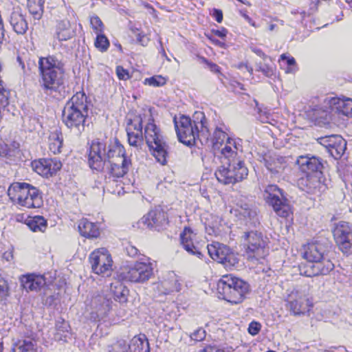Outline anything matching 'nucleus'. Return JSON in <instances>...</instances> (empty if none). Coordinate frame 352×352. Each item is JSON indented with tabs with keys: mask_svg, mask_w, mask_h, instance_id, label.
<instances>
[{
	"mask_svg": "<svg viewBox=\"0 0 352 352\" xmlns=\"http://www.w3.org/2000/svg\"><path fill=\"white\" fill-rule=\"evenodd\" d=\"M39 83L47 94L59 91L64 82V63L55 56L40 57L38 60Z\"/></svg>",
	"mask_w": 352,
	"mask_h": 352,
	"instance_id": "f257e3e1",
	"label": "nucleus"
},
{
	"mask_svg": "<svg viewBox=\"0 0 352 352\" xmlns=\"http://www.w3.org/2000/svg\"><path fill=\"white\" fill-rule=\"evenodd\" d=\"M87 116V98L83 91H78L65 104L63 111V122L72 132L80 135L85 130Z\"/></svg>",
	"mask_w": 352,
	"mask_h": 352,
	"instance_id": "f03ea898",
	"label": "nucleus"
},
{
	"mask_svg": "<svg viewBox=\"0 0 352 352\" xmlns=\"http://www.w3.org/2000/svg\"><path fill=\"white\" fill-rule=\"evenodd\" d=\"M193 122L185 116H182L179 120L174 118V124L179 140L183 144L190 146L195 144L197 138L209 133L206 126L204 114L196 112L194 115Z\"/></svg>",
	"mask_w": 352,
	"mask_h": 352,
	"instance_id": "7ed1b4c3",
	"label": "nucleus"
},
{
	"mask_svg": "<svg viewBox=\"0 0 352 352\" xmlns=\"http://www.w3.org/2000/svg\"><path fill=\"white\" fill-rule=\"evenodd\" d=\"M124 157H126L124 147L117 140L109 146L107 153L105 144L96 140L90 146L88 163L91 169L100 171L103 169L106 159L110 164L111 160Z\"/></svg>",
	"mask_w": 352,
	"mask_h": 352,
	"instance_id": "20e7f679",
	"label": "nucleus"
},
{
	"mask_svg": "<svg viewBox=\"0 0 352 352\" xmlns=\"http://www.w3.org/2000/svg\"><path fill=\"white\" fill-rule=\"evenodd\" d=\"M219 298L232 303L242 302L250 292L249 284L232 274L223 276L217 283Z\"/></svg>",
	"mask_w": 352,
	"mask_h": 352,
	"instance_id": "39448f33",
	"label": "nucleus"
},
{
	"mask_svg": "<svg viewBox=\"0 0 352 352\" xmlns=\"http://www.w3.org/2000/svg\"><path fill=\"white\" fill-rule=\"evenodd\" d=\"M142 115H146V119L144 122L146 123L144 127L146 142L157 161L161 164L165 165L167 162L168 145L164 140L160 129L155 124L151 111L144 112Z\"/></svg>",
	"mask_w": 352,
	"mask_h": 352,
	"instance_id": "423d86ee",
	"label": "nucleus"
},
{
	"mask_svg": "<svg viewBox=\"0 0 352 352\" xmlns=\"http://www.w3.org/2000/svg\"><path fill=\"white\" fill-rule=\"evenodd\" d=\"M8 195L14 204L28 208H38L43 205L41 191L25 182H14L8 189Z\"/></svg>",
	"mask_w": 352,
	"mask_h": 352,
	"instance_id": "0eeeda50",
	"label": "nucleus"
},
{
	"mask_svg": "<svg viewBox=\"0 0 352 352\" xmlns=\"http://www.w3.org/2000/svg\"><path fill=\"white\" fill-rule=\"evenodd\" d=\"M248 175V169L241 157L224 162L215 172L217 180L225 185L240 182Z\"/></svg>",
	"mask_w": 352,
	"mask_h": 352,
	"instance_id": "6e6552de",
	"label": "nucleus"
},
{
	"mask_svg": "<svg viewBox=\"0 0 352 352\" xmlns=\"http://www.w3.org/2000/svg\"><path fill=\"white\" fill-rule=\"evenodd\" d=\"M263 197L278 216L287 218L292 213L289 201L284 195L283 190L276 185H267L265 188Z\"/></svg>",
	"mask_w": 352,
	"mask_h": 352,
	"instance_id": "1a4fd4ad",
	"label": "nucleus"
},
{
	"mask_svg": "<svg viewBox=\"0 0 352 352\" xmlns=\"http://www.w3.org/2000/svg\"><path fill=\"white\" fill-rule=\"evenodd\" d=\"M153 274V264L147 258L124 267L120 276L126 280L142 283L148 280Z\"/></svg>",
	"mask_w": 352,
	"mask_h": 352,
	"instance_id": "9d476101",
	"label": "nucleus"
},
{
	"mask_svg": "<svg viewBox=\"0 0 352 352\" xmlns=\"http://www.w3.org/2000/svg\"><path fill=\"white\" fill-rule=\"evenodd\" d=\"M111 302L109 299L99 294L87 298L85 301L86 309L90 320L96 322L104 320L111 310Z\"/></svg>",
	"mask_w": 352,
	"mask_h": 352,
	"instance_id": "9b49d317",
	"label": "nucleus"
},
{
	"mask_svg": "<svg viewBox=\"0 0 352 352\" xmlns=\"http://www.w3.org/2000/svg\"><path fill=\"white\" fill-rule=\"evenodd\" d=\"M207 249L210 256L226 268L234 267L239 263L237 255L224 244L213 242L208 245Z\"/></svg>",
	"mask_w": 352,
	"mask_h": 352,
	"instance_id": "f8f14e48",
	"label": "nucleus"
},
{
	"mask_svg": "<svg viewBox=\"0 0 352 352\" xmlns=\"http://www.w3.org/2000/svg\"><path fill=\"white\" fill-rule=\"evenodd\" d=\"M244 239L247 245V256L248 259L263 258L267 254L266 241L261 232L251 231L245 232Z\"/></svg>",
	"mask_w": 352,
	"mask_h": 352,
	"instance_id": "ddd939ff",
	"label": "nucleus"
},
{
	"mask_svg": "<svg viewBox=\"0 0 352 352\" xmlns=\"http://www.w3.org/2000/svg\"><path fill=\"white\" fill-rule=\"evenodd\" d=\"M93 272L98 275H109L112 270L113 261L109 251L104 248L97 249L89 255Z\"/></svg>",
	"mask_w": 352,
	"mask_h": 352,
	"instance_id": "4468645a",
	"label": "nucleus"
},
{
	"mask_svg": "<svg viewBox=\"0 0 352 352\" xmlns=\"http://www.w3.org/2000/svg\"><path fill=\"white\" fill-rule=\"evenodd\" d=\"M334 240L339 249L346 254H352V226L346 221H340L333 230Z\"/></svg>",
	"mask_w": 352,
	"mask_h": 352,
	"instance_id": "2eb2a0df",
	"label": "nucleus"
},
{
	"mask_svg": "<svg viewBox=\"0 0 352 352\" xmlns=\"http://www.w3.org/2000/svg\"><path fill=\"white\" fill-rule=\"evenodd\" d=\"M146 115H138L129 120L126 129L129 144L139 147L143 142L142 124L146 121Z\"/></svg>",
	"mask_w": 352,
	"mask_h": 352,
	"instance_id": "dca6fc26",
	"label": "nucleus"
},
{
	"mask_svg": "<svg viewBox=\"0 0 352 352\" xmlns=\"http://www.w3.org/2000/svg\"><path fill=\"white\" fill-rule=\"evenodd\" d=\"M318 142L335 159L340 158L346 148V140L341 135H338L321 137L318 139Z\"/></svg>",
	"mask_w": 352,
	"mask_h": 352,
	"instance_id": "f3484780",
	"label": "nucleus"
},
{
	"mask_svg": "<svg viewBox=\"0 0 352 352\" xmlns=\"http://www.w3.org/2000/svg\"><path fill=\"white\" fill-rule=\"evenodd\" d=\"M324 181L323 173L320 175L318 174H309L306 175L305 177L300 178L298 181V185L302 190L307 193L320 195L327 188Z\"/></svg>",
	"mask_w": 352,
	"mask_h": 352,
	"instance_id": "a211bd4d",
	"label": "nucleus"
},
{
	"mask_svg": "<svg viewBox=\"0 0 352 352\" xmlns=\"http://www.w3.org/2000/svg\"><path fill=\"white\" fill-rule=\"evenodd\" d=\"M312 306L311 300L301 291H293L288 296L287 307L294 315L303 314Z\"/></svg>",
	"mask_w": 352,
	"mask_h": 352,
	"instance_id": "6ab92c4d",
	"label": "nucleus"
},
{
	"mask_svg": "<svg viewBox=\"0 0 352 352\" xmlns=\"http://www.w3.org/2000/svg\"><path fill=\"white\" fill-rule=\"evenodd\" d=\"M330 112L326 114L325 120H332L333 113L352 117V99L349 98H331L327 103Z\"/></svg>",
	"mask_w": 352,
	"mask_h": 352,
	"instance_id": "aec40b11",
	"label": "nucleus"
},
{
	"mask_svg": "<svg viewBox=\"0 0 352 352\" xmlns=\"http://www.w3.org/2000/svg\"><path fill=\"white\" fill-rule=\"evenodd\" d=\"M32 167L38 174L50 177L60 170L62 163L57 158H43L33 162Z\"/></svg>",
	"mask_w": 352,
	"mask_h": 352,
	"instance_id": "412c9836",
	"label": "nucleus"
},
{
	"mask_svg": "<svg viewBox=\"0 0 352 352\" xmlns=\"http://www.w3.org/2000/svg\"><path fill=\"white\" fill-rule=\"evenodd\" d=\"M296 164L300 170L306 175L318 174L320 175L322 173L323 161L320 157L309 155H300L297 158Z\"/></svg>",
	"mask_w": 352,
	"mask_h": 352,
	"instance_id": "4be33fe9",
	"label": "nucleus"
},
{
	"mask_svg": "<svg viewBox=\"0 0 352 352\" xmlns=\"http://www.w3.org/2000/svg\"><path fill=\"white\" fill-rule=\"evenodd\" d=\"M327 242L315 241L304 248L303 258L307 261H318L322 259L329 250Z\"/></svg>",
	"mask_w": 352,
	"mask_h": 352,
	"instance_id": "5701e85b",
	"label": "nucleus"
},
{
	"mask_svg": "<svg viewBox=\"0 0 352 352\" xmlns=\"http://www.w3.org/2000/svg\"><path fill=\"white\" fill-rule=\"evenodd\" d=\"M243 153L242 140L239 138H228L221 149V154L228 162L234 159L240 158L239 153Z\"/></svg>",
	"mask_w": 352,
	"mask_h": 352,
	"instance_id": "b1692460",
	"label": "nucleus"
},
{
	"mask_svg": "<svg viewBox=\"0 0 352 352\" xmlns=\"http://www.w3.org/2000/svg\"><path fill=\"white\" fill-rule=\"evenodd\" d=\"M142 221L148 228H158L168 224V216L162 208L157 207L150 210Z\"/></svg>",
	"mask_w": 352,
	"mask_h": 352,
	"instance_id": "393cba45",
	"label": "nucleus"
},
{
	"mask_svg": "<svg viewBox=\"0 0 352 352\" xmlns=\"http://www.w3.org/2000/svg\"><path fill=\"white\" fill-rule=\"evenodd\" d=\"M192 235V230L186 227L180 234L182 245L188 253L201 259L204 256L203 252L198 246L194 244Z\"/></svg>",
	"mask_w": 352,
	"mask_h": 352,
	"instance_id": "a878e982",
	"label": "nucleus"
},
{
	"mask_svg": "<svg viewBox=\"0 0 352 352\" xmlns=\"http://www.w3.org/2000/svg\"><path fill=\"white\" fill-rule=\"evenodd\" d=\"M131 166V160L127 156L118 158L117 160H111L110 163L111 175L114 177H122L128 173Z\"/></svg>",
	"mask_w": 352,
	"mask_h": 352,
	"instance_id": "bb28decb",
	"label": "nucleus"
},
{
	"mask_svg": "<svg viewBox=\"0 0 352 352\" xmlns=\"http://www.w3.org/2000/svg\"><path fill=\"white\" fill-rule=\"evenodd\" d=\"M21 285L27 291H38L45 284V278L41 275H24L21 278Z\"/></svg>",
	"mask_w": 352,
	"mask_h": 352,
	"instance_id": "cd10ccee",
	"label": "nucleus"
},
{
	"mask_svg": "<svg viewBox=\"0 0 352 352\" xmlns=\"http://www.w3.org/2000/svg\"><path fill=\"white\" fill-rule=\"evenodd\" d=\"M264 160L266 168L272 174L282 173L286 167L285 158L277 155L266 156Z\"/></svg>",
	"mask_w": 352,
	"mask_h": 352,
	"instance_id": "c85d7f7f",
	"label": "nucleus"
},
{
	"mask_svg": "<svg viewBox=\"0 0 352 352\" xmlns=\"http://www.w3.org/2000/svg\"><path fill=\"white\" fill-rule=\"evenodd\" d=\"M10 23L14 31L18 34H24L28 29L25 16L17 10L11 13Z\"/></svg>",
	"mask_w": 352,
	"mask_h": 352,
	"instance_id": "c756f323",
	"label": "nucleus"
},
{
	"mask_svg": "<svg viewBox=\"0 0 352 352\" xmlns=\"http://www.w3.org/2000/svg\"><path fill=\"white\" fill-rule=\"evenodd\" d=\"M78 230L82 236L87 238H97L100 235L98 225L87 219H82L79 221Z\"/></svg>",
	"mask_w": 352,
	"mask_h": 352,
	"instance_id": "7c9ffc66",
	"label": "nucleus"
},
{
	"mask_svg": "<svg viewBox=\"0 0 352 352\" xmlns=\"http://www.w3.org/2000/svg\"><path fill=\"white\" fill-rule=\"evenodd\" d=\"M129 346V352H150L149 343L145 335L134 336Z\"/></svg>",
	"mask_w": 352,
	"mask_h": 352,
	"instance_id": "2f4dec72",
	"label": "nucleus"
},
{
	"mask_svg": "<svg viewBox=\"0 0 352 352\" xmlns=\"http://www.w3.org/2000/svg\"><path fill=\"white\" fill-rule=\"evenodd\" d=\"M12 352H36V342L26 338L13 342Z\"/></svg>",
	"mask_w": 352,
	"mask_h": 352,
	"instance_id": "473e14b6",
	"label": "nucleus"
},
{
	"mask_svg": "<svg viewBox=\"0 0 352 352\" xmlns=\"http://www.w3.org/2000/svg\"><path fill=\"white\" fill-rule=\"evenodd\" d=\"M70 26V22L68 20H61L58 22L56 34L59 41H67L72 38L73 31Z\"/></svg>",
	"mask_w": 352,
	"mask_h": 352,
	"instance_id": "72a5a7b5",
	"label": "nucleus"
},
{
	"mask_svg": "<svg viewBox=\"0 0 352 352\" xmlns=\"http://www.w3.org/2000/svg\"><path fill=\"white\" fill-rule=\"evenodd\" d=\"M63 135L58 131L52 132L49 136V149L53 154L60 153L63 146Z\"/></svg>",
	"mask_w": 352,
	"mask_h": 352,
	"instance_id": "f704fd0d",
	"label": "nucleus"
},
{
	"mask_svg": "<svg viewBox=\"0 0 352 352\" xmlns=\"http://www.w3.org/2000/svg\"><path fill=\"white\" fill-rule=\"evenodd\" d=\"M26 225L33 232H44L47 228V221L42 216H36L27 219Z\"/></svg>",
	"mask_w": 352,
	"mask_h": 352,
	"instance_id": "c9c22d12",
	"label": "nucleus"
},
{
	"mask_svg": "<svg viewBox=\"0 0 352 352\" xmlns=\"http://www.w3.org/2000/svg\"><path fill=\"white\" fill-rule=\"evenodd\" d=\"M315 269L318 271V276L327 275L334 268V265L329 259H319L318 261H314Z\"/></svg>",
	"mask_w": 352,
	"mask_h": 352,
	"instance_id": "e433bc0d",
	"label": "nucleus"
},
{
	"mask_svg": "<svg viewBox=\"0 0 352 352\" xmlns=\"http://www.w3.org/2000/svg\"><path fill=\"white\" fill-rule=\"evenodd\" d=\"M111 289L116 300L120 302H124L127 300L129 290L122 283H118L113 287L111 286Z\"/></svg>",
	"mask_w": 352,
	"mask_h": 352,
	"instance_id": "4c0bfd02",
	"label": "nucleus"
},
{
	"mask_svg": "<svg viewBox=\"0 0 352 352\" xmlns=\"http://www.w3.org/2000/svg\"><path fill=\"white\" fill-rule=\"evenodd\" d=\"M315 267L314 261H307L306 263L300 265V274L307 277L318 276V271H317Z\"/></svg>",
	"mask_w": 352,
	"mask_h": 352,
	"instance_id": "58836bf2",
	"label": "nucleus"
},
{
	"mask_svg": "<svg viewBox=\"0 0 352 352\" xmlns=\"http://www.w3.org/2000/svg\"><path fill=\"white\" fill-rule=\"evenodd\" d=\"M129 344L126 340L118 339L108 345L107 352H129Z\"/></svg>",
	"mask_w": 352,
	"mask_h": 352,
	"instance_id": "ea45409f",
	"label": "nucleus"
},
{
	"mask_svg": "<svg viewBox=\"0 0 352 352\" xmlns=\"http://www.w3.org/2000/svg\"><path fill=\"white\" fill-rule=\"evenodd\" d=\"M28 9L34 19H39L43 12V4L41 1H28Z\"/></svg>",
	"mask_w": 352,
	"mask_h": 352,
	"instance_id": "a19ab883",
	"label": "nucleus"
},
{
	"mask_svg": "<svg viewBox=\"0 0 352 352\" xmlns=\"http://www.w3.org/2000/svg\"><path fill=\"white\" fill-rule=\"evenodd\" d=\"M228 138H230L228 136L227 133L221 129L217 127L213 133L212 142L214 146L219 148L218 145L222 146Z\"/></svg>",
	"mask_w": 352,
	"mask_h": 352,
	"instance_id": "79ce46f5",
	"label": "nucleus"
},
{
	"mask_svg": "<svg viewBox=\"0 0 352 352\" xmlns=\"http://www.w3.org/2000/svg\"><path fill=\"white\" fill-rule=\"evenodd\" d=\"M96 34L97 36L94 42L95 47L102 52H106L109 47L108 38L102 32Z\"/></svg>",
	"mask_w": 352,
	"mask_h": 352,
	"instance_id": "37998d69",
	"label": "nucleus"
},
{
	"mask_svg": "<svg viewBox=\"0 0 352 352\" xmlns=\"http://www.w3.org/2000/svg\"><path fill=\"white\" fill-rule=\"evenodd\" d=\"M256 70L262 72L266 77H272L274 74V69L273 67L266 63H256Z\"/></svg>",
	"mask_w": 352,
	"mask_h": 352,
	"instance_id": "c03bdc74",
	"label": "nucleus"
},
{
	"mask_svg": "<svg viewBox=\"0 0 352 352\" xmlns=\"http://www.w3.org/2000/svg\"><path fill=\"white\" fill-rule=\"evenodd\" d=\"M166 79L161 76H155L151 78H146L144 83L150 86L160 87L166 84Z\"/></svg>",
	"mask_w": 352,
	"mask_h": 352,
	"instance_id": "a18cd8bd",
	"label": "nucleus"
},
{
	"mask_svg": "<svg viewBox=\"0 0 352 352\" xmlns=\"http://www.w3.org/2000/svg\"><path fill=\"white\" fill-rule=\"evenodd\" d=\"M91 28L95 31L96 34L102 33L103 32L104 25L98 16H93L90 19Z\"/></svg>",
	"mask_w": 352,
	"mask_h": 352,
	"instance_id": "49530a36",
	"label": "nucleus"
},
{
	"mask_svg": "<svg viewBox=\"0 0 352 352\" xmlns=\"http://www.w3.org/2000/svg\"><path fill=\"white\" fill-rule=\"evenodd\" d=\"M9 296V286L8 282L0 276V300H3Z\"/></svg>",
	"mask_w": 352,
	"mask_h": 352,
	"instance_id": "de8ad7c7",
	"label": "nucleus"
},
{
	"mask_svg": "<svg viewBox=\"0 0 352 352\" xmlns=\"http://www.w3.org/2000/svg\"><path fill=\"white\" fill-rule=\"evenodd\" d=\"M241 214L245 219H249L250 220H252L254 221L255 219L257 220V213L256 210L250 209L247 205L245 206V208H242Z\"/></svg>",
	"mask_w": 352,
	"mask_h": 352,
	"instance_id": "09e8293b",
	"label": "nucleus"
},
{
	"mask_svg": "<svg viewBox=\"0 0 352 352\" xmlns=\"http://www.w3.org/2000/svg\"><path fill=\"white\" fill-rule=\"evenodd\" d=\"M8 91L3 87L0 81V107H4L8 104Z\"/></svg>",
	"mask_w": 352,
	"mask_h": 352,
	"instance_id": "8fccbe9b",
	"label": "nucleus"
},
{
	"mask_svg": "<svg viewBox=\"0 0 352 352\" xmlns=\"http://www.w3.org/2000/svg\"><path fill=\"white\" fill-rule=\"evenodd\" d=\"M206 331L203 328H199L190 335V338L196 342H201L206 338Z\"/></svg>",
	"mask_w": 352,
	"mask_h": 352,
	"instance_id": "3c124183",
	"label": "nucleus"
},
{
	"mask_svg": "<svg viewBox=\"0 0 352 352\" xmlns=\"http://www.w3.org/2000/svg\"><path fill=\"white\" fill-rule=\"evenodd\" d=\"M261 328V324L256 321H252L250 323L248 327V332L252 336H256L257 335Z\"/></svg>",
	"mask_w": 352,
	"mask_h": 352,
	"instance_id": "603ef678",
	"label": "nucleus"
},
{
	"mask_svg": "<svg viewBox=\"0 0 352 352\" xmlns=\"http://www.w3.org/2000/svg\"><path fill=\"white\" fill-rule=\"evenodd\" d=\"M116 74L120 80H126L129 78V74L128 71L124 69L122 66L116 67Z\"/></svg>",
	"mask_w": 352,
	"mask_h": 352,
	"instance_id": "864d4df0",
	"label": "nucleus"
},
{
	"mask_svg": "<svg viewBox=\"0 0 352 352\" xmlns=\"http://www.w3.org/2000/svg\"><path fill=\"white\" fill-rule=\"evenodd\" d=\"M136 40L138 43H139L142 46L147 45L149 39L144 34H142V32H138L135 34Z\"/></svg>",
	"mask_w": 352,
	"mask_h": 352,
	"instance_id": "5fc2aeb1",
	"label": "nucleus"
},
{
	"mask_svg": "<svg viewBox=\"0 0 352 352\" xmlns=\"http://www.w3.org/2000/svg\"><path fill=\"white\" fill-rule=\"evenodd\" d=\"M210 14L212 16L213 18L215 19L217 22L221 23L223 21V12L221 10L213 8L210 11Z\"/></svg>",
	"mask_w": 352,
	"mask_h": 352,
	"instance_id": "6e6d98bb",
	"label": "nucleus"
},
{
	"mask_svg": "<svg viewBox=\"0 0 352 352\" xmlns=\"http://www.w3.org/2000/svg\"><path fill=\"white\" fill-rule=\"evenodd\" d=\"M56 329L58 331H62L63 333L68 332L69 324L65 320H63L61 322H58L56 324Z\"/></svg>",
	"mask_w": 352,
	"mask_h": 352,
	"instance_id": "4d7b16f0",
	"label": "nucleus"
},
{
	"mask_svg": "<svg viewBox=\"0 0 352 352\" xmlns=\"http://www.w3.org/2000/svg\"><path fill=\"white\" fill-rule=\"evenodd\" d=\"M212 33L219 38H224L227 34L228 30L225 28H221L220 30H212Z\"/></svg>",
	"mask_w": 352,
	"mask_h": 352,
	"instance_id": "13d9d810",
	"label": "nucleus"
},
{
	"mask_svg": "<svg viewBox=\"0 0 352 352\" xmlns=\"http://www.w3.org/2000/svg\"><path fill=\"white\" fill-rule=\"evenodd\" d=\"M199 352H226L224 349L217 346H207Z\"/></svg>",
	"mask_w": 352,
	"mask_h": 352,
	"instance_id": "bf43d9fd",
	"label": "nucleus"
},
{
	"mask_svg": "<svg viewBox=\"0 0 352 352\" xmlns=\"http://www.w3.org/2000/svg\"><path fill=\"white\" fill-rule=\"evenodd\" d=\"M204 61L207 64L208 67L210 69L211 72L214 73H219L220 72V68L219 67L213 63L208 62L206 59L204 58Z\"/></svg>",
	"mask_w": 352,
	"mask_h": 352,
	"instance_id": "052dcab7",
	"label": "nucleus"
},
{
	"mask_svg": "<svg viewBox=\"0 0 352 352\" xmlns=\"http://www.w3.org/2000/svg\"><path fill=\"white\" fill-rule=\"evenodd\" d=\"M126 252L129 256L133 257L138 254L139 250L134 246L129 245L126 248Z\"/></svg>",
	"mask_w": 352,
	"mask_h": 352,
	"instance_id": "680f3d73",
	"label": "nucleus"
},
{
	"mask_svg": "<svg viewBox=\"0 0 352 352\" xmlns=\"http://www.w3.org/2000/svg\"><path fill=\"white\" fill-rule=\"evenodd\" d=\"M280 59L283 60H287V65L289 66L294 65L296 60L293 57H289L285 54L280 56Z\"/></svg>",
	"mask_w": 352,
	"mask_h": 352,
	"instance_id": "e2e57ef3",
	"label": "nucleus"
},
{
	"mask_svg": "<svg viewBox=\"0 0 352 352\" xmlns=\"http://www.w3.org/2000/svg\"><path fill=\"white\" fill-rule=\"evenodd\" d=\"M16 61L19 63V66L21 67L23 74H28V70L25 68V63L23 61L21 56H17Z\"/></svg>",
	"mask_w": 352,
	"mask_h": 352,
	"instance_id": "0e129e2a",
	"label": "nucleus"
},
{
	"mask_svg": "<svg viewBox=\"0 0 352 352\" xmlns=\"http://www.w3.org/2000/svg\"><path fill=\"white\" fill-rule=\"evenodd\" d=\"M252 51L253 52H254L256 54H257L258 56H259L260 57H261L264 60H265V58H267V56L264 54V52L260 50V49H258V48H252Z\"/></svg>",
	"mask_w": 352,
	"mask_h": 352,
	"instance_id": "69168bd1",
	"label": "nucleus"
},
{
	"mask_svg": "<svg viewBox=\"0 0 352 352\" xmlns=\"http://www.w3.org/2000/svg\"><path fill=\"white\" fill-rule=\"evenodd\" d=\"M241 15L248 22L251 23V18L243 10H239Z\"/></svg>",
	"mask_w": 352,
	"mask_h": 352,
	"instance_id": "338daca9",
	"label": "nucleus"
},
{
	"mask_svg": "<svg viewBox=\"0 0 352 352\" xmlns=\"http://www.w3.org/2000/svg\"><path fill=\"white\" fill-rule=\"evenodd\" d=\"M208 37L210 40H212L214 43H216L217 45H218L219 46H220V47H223V46L224 45V43H222V42H221V41H218V40H213V39H212V38H211V37H210V36H208Z\"/></svg>",
	"mask_w": 352,
	"mask_h": 352,
	"instance_id": "774afa93",
	"label": "nucleus"
}]
</instances>
